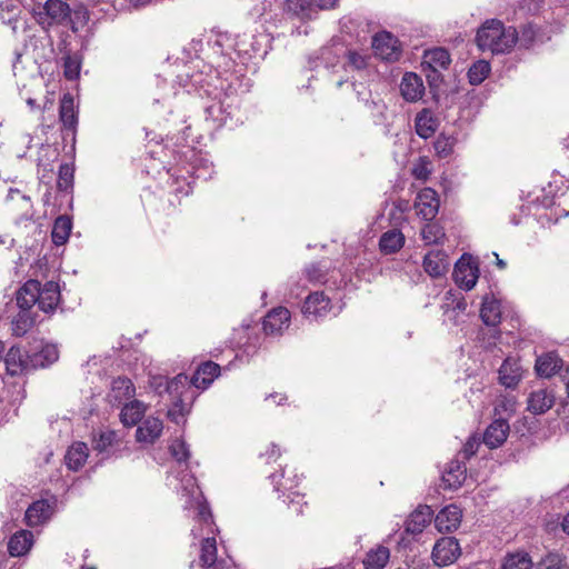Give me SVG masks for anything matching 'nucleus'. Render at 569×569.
Wrapping results in <instances>:
<instances>
[{"label": "nucleus", "instance_id": "obj_1", "mask_svg": "<svg viewBox=\"0 0 569 569\" xmlns=\"http://www.w3.org/2000/svg\"><path fill=\"white\" fill-rule=\"evenodd\" d=\"M518 40V32L513 27H506L498 19L485 21L477 31L476 42L481 51L492 54L510 52Z\"/></svg>", "mask_w": 569, "mask_h": 569}, {"label": "nucleus", "instance_id": "obj_2", "mask_svg": "<svg viewBox=\"0 0 569 569\" xmlns=\"http://www.w3.org/2000/svg\"><path fill=\"white\" fill-rule=\"evenodd\" d=\"M156 381V388L159 389L164 386V391L171 398L172 407L168 410V418L176 423H180L190 409V402L187 401L189 397H187V395L191 382L188 376L179 373L170 380L160 377Z\"/></svg>", "mask_w": 569, "mask_h": 569}, {"label": "nucleus", "instance_id": "obj_3", "mask_svg": "<svg viewBox=\"0 0 569 569\" xmlns=\"http://www.w3.org/2000/svg\"><path fill=\"white\" fill-rule=\"evenodd\" d=\"M461 550L458 540L453 537L439 539L432 550V558L437 566L453 563L460 556Z\"/></svg>", "mask_w": 569, "mask_h": 569}, {"label": "nucleus", "instance_id": "obj_4", "mask_svg": "<svg viewBox=\"0 0 569 569\" xmlns=\"http://www.w3.org/2000/svg\"><path fill=\"white\" fill-rule=\"evenodd\" d=\"M4 363L11 376H18L41 365L39 359H32L31 355L24 356L19 347H11L9 349L4 357Z\"/></svg>", "mask_w": 569, "mask_h": 569}, {"label": "nucleus", "instance_id": "obj_5", "mask_svg": "<svg viewBox=\"0 0 569 569\" xmlns=\"http://www.w3.org/2000/svg\"><path fill=\"white\" fill-rule=\"evenodd\" d=\"M375 53L383 60L395 61L400 57L398 40L389 32L377 33L372 39Z\"/></svg>", "mask_w": 569, "mask_h": 569}, {"label": "nucleus", "instance_id": "obj_6", "mask_svg": "<svg viewBox=\"0 0 569 569\" xmlns=\"http://www.w3.org/2000/svg\"><path fill=\"white\" fill-rule=\"evenodd\" d=\"M415 208L417 214L422 219L430 221L432 220L439 210V199L437 192L431 188L422 189L415 201Z\"/></svg>", "mask_w": 569, "mask_h": 569}, {"label": "nucleus", "instance_id": "obj_7", "mask_svg": "<svg viewBox=\"0 0 569 569\" xmlns=\"http://www.w3.org/2000/svg\"><path fill=\"white\" fill-rule=\"evenodd\" d=\"M42 9L43 12H39L42 24H61L70 18L69 4L61 0H47Z\"/></svg>", "mask_w": 569, "mask_h": 569}, {"label": "nucleus", "instance_id": "obj_8", "mask_svg": "<svg viewBox=\"0 0 569 569\" xmlns=\"http://www.w3.org/2000/svg\"><path fill=\"white\" fill-rule=\"evenodd\" d=\"M479 270L478 267L469 261L460 259L453 270V279L457 286L465 290L472 289L478 280Z\"/></svg>", "mask_w": 569, "mask_h": 569}, {"label": "nucleus", "instance_id": "obj_9", "mask_svg": "<svg viewBox=\"0 0 569 569\" xmlns=\"http://www.w3.org/2000/svg\"><path fill=\"white\" fill-rule=\"evenodd\" d=\"M331 310L330 299L323 292L310 293L302 307V313L307 318L318 319L327 316Z\"/></svg>", "mask_w": 569, "mask_h": 569}, {"label": "nucleus", "instance_id": "obj_10", "mask_svg": "<svg viewBox=\"0 0 569 569\" xmlns=\"http://www.w3.org/2000/svg\"><path fill=\"white\" fill-rule=\"evenodd\" d=\"M290 312L287 308L278 307L271 310L263 320V330L267 335H281L288 329Z\"/></svg>", "mask_w": 569, "mask_h": 569}, {"label": "nucleus", "instance_id": "obj_11", "mask_svg": "<svg viewBox=\"0 0 569 569\" xmlns=\"http://www.w3.org/2000/svg\"><path fill=\"white\" fill-rule=\"evenodd\" d=\"M509 423L507 418H498L493 420L483 433V442L490 449L500 447L509 435Z\"/></svg>", "mask_w": 569, "mask_h": 569}, {"label": "nucleus", "instance_id": "obj_12", "mask_svg": "<svg viewBox=\"0 0 569 569\" xmlns=\"http://www.w3.org/2000/svg\"><path fill=\"white\" fill-rule=\"evenodd\" d=\"M461 510L456 505L445 507L435 518V525L441 532L456 530L461 521Z\"/></svg>", "mask_w": 569, "mask_h": 569}, {"label": "nucleus", "instance_id": "obj_13", "mask_svg": "<svg viewBox=\"0 0 569 569\" xmlns=\"http://www.w3.org/2000/svg\"><path fill=\"white\" fill-rule=\"evenodd\" d=\"M136 393V388L132 381L126 377H118L112 380L108 399L113 405H121L130 400Z\"/></svg>", "mask_w": 569, "mask_h": 569}, {"label": "nucleus", "instance_id": "obj_14", "mask_svg": "<svg viewBox=\"0 0 569 569\" xmlns=\"http://www.w3.org/2000/svg\"><path fill=\"white\" fill-rule=\"evenodd\" d=\"M400 91L403 99L409 102L420 100L425 93L422 79L416 73L407 72L401 80Z\"/></svg>", "mask_w": 569, "mask_h": 569}, {"label": "nucleus", "instance_id": "obj_15", "mask_svg": "<svg viewBox=\"0 0 569 569\" xmlns=\"http://www.w3.org/2000/svg\"><path fill=\"white\" fill-rule=\"evenodd\" d=\"M439 127V120L433 112L425 108L417 113L415 119V128L417 134L422 139H428L435 134Z\"/></svg>", "mask_w": 569, "mask_h": 569}, {"label": "nucleus", "instance_id": "obj_16", "mask_svg": "<svg viewBox=\"0 0 569 569\" xmlns=\"http://www.w3.org/2000/svg\"><path fill=\"white\" fill-rule=\"evenodd\" d=\"M433 511L428 506L418 507L406 521V532L419 535L431 522Z\"/></svg>", "mask_w": 569, "mask_h": 569}, {"label": "nucleus", "instance_id": "obj_17", "mask_svg": "<svg viewBox=\"0 0 569 569\" xmlns=\"http://www.w3.org/2000/svg\"><path fill=\"white\" fill-rule=\"evenodd\" d=\"M60 301V289L58 283L48 281L43 286L40 284L38 307L44 312L52 311Z\"/></svg>", "mask_w": 569, "mask_h": 569}, {"label": "nucleus", "instance_id": "obj_18", "mask_svg": "<svg viewBox=\"0 0 569 569\" xmlns=\"http://www.w3.org/2000/svg\"><path fill=\"white\" fill-rule=\"evenodd\" d=\"M425 271L432 278L442 277L449 268V261L445 252L430 251L423 259Z\"/></svg>", "mask_w": 569, "mask_h": 569}, {"label": "nucleus", "instance_id": "obj_19", "mask_svg": "<svg viewBox=\"0 0 569 569\" xmlns=\"http://www.w3.org/2000/svg\"><path fill=\"white\" fill-rule=\"evenodd\" d=\"M219 365L212 361H207L197 369V371L190 379V382L197 389H206L212 383V381L214 380V378L219 376Z\"/></svg>", "mask_w": 569, "mask_h": 569}, {"label": "nucleus", "instance_id": "obj_20", "mask_svg": "<svg viewBox=\"0 0 569 569\" xmlns=\"http://www.w3.org/2000/svg\"><path fill=\"white\" fill-rule=\"evenodd\" d=\"M555 403V395L548 389H538L528 398V410L533 415H541L548 411Z\"/></svg>", "mask_w": 569, "mask_h": 569}, {"label": "nucleus", "instance_id": "obj_21", "mask_svg": "<svg viewBox=\"0 0 569 569\" xmlns=\"http://www.w3.org/2000/svg\"><path fill=\"white\" fill-rule=\"evenodd\" d=\"M162 421L154 417L147 418L138 427L136 438L138 442L153 443L162 433Z\"/></svg>", "mask_w": 569, "mask_h": 569}, {"label": "nucleus", "instance_id": "obj_22", "mask_svg": "<svg viewBox=\"0 0 569 569\" xmlns=\"http://www.w3.org/2000/svg\"><path fill=\"white\" fill-rule=\"evenodd\" d=\"M40 282L38 280L27 281L17 292V305L22 310H29L37 305L39 299Z\"/></svg>", "mask_w": 569, "mask_h": 569}, {"label": "nucleus", "instance_id": "obj_23", "mask_svg": "<svg viewBox=\"0 0 569 569\" xmlns=\"http://www.w3.org/2000/svg\"><path fill=\"white\" fill-rule=\"evenodd\" d=\"M480 317L487 326H498L501 321L500 302L492 296H486L482 301Z\"/></svg>", "mask_w": 569, "mask_h": 569}, {"label": "nucleus", "instance_id": "obj_24", "mask_svg": "<svg viewBox=\"0 0 569 569\" xmlns=\"http://www.w3.org/2000/svg\"><path fill=\"white\" fill-rule=\"evenodd\" d=\"M466 466L459 461L453 460L449 462L448 467L442 473V481L448 488H458L466 479Z\"/></svg>", "mask_w": 569, "mask_h": 569}, {"label": "nucleus", "instance_id": "obj_25", "mask_svg": "<svg viewBox=\"0 0 569 569\" xmlns=\"http://www.w3.org/2000/svg\"><path fill=\"white\" fill-rule=\"evenodd\" d=\"M51 516L50 505L44 500L33 502L26 511V521L30 527L39 526Z\"/></svg>", "mask_w": 569, "mask_h": 569}, {"label": "nucleus", "instance_id": "obj_26", "mask_svg": "<svg viewBox=\"0 0 569 569\" xmlns=\"http://www.w3.org/2000/svg\"><path fill=\"white\" fill-rule=\"evenodd\" d=\"M405 244V236L398 229H391L382 233L379 248L385 254L398 252Z\"/></svg>", "mask_w": 569, "mask_h": 569}, {"label": "nucleus", "instance_id": "obj_27", "mask_svg": "<svg viewBox=\"0 0 569 569\" xmlns=\"http://www.w3.org/2000/svg\"><path fill=\"white\" fill-rule=\"evenodd\" d=\"M521 378V368L517 361L506 359L499 369V380L507 388H513Z\"/></svg>", "mask_w": 569, "mask_h": 569}, {"label": "nucleus", "instance_id": "obj_28", "mask_svg": "<svg viewBox=\"0 0 569 569\" xmlns=\"http://www.w3.org/2000/svg\"><path fill=\"white\" fill-rule=\"evenodd\" d=\"M146 412V405L139 400L126 403L120 412V420L124 426L137 425Z\"/></svg>", "mask_w": 569, "mask_h": 569}, {"label": "nucleus", "instance_id": "obj_29", "mask_svg": "<svg viewBox=\"0 0 569 569\" xmlns=\"http://www.w3.org/2000/svg\"><path fill=\"white\" fill-rule=\"evenodd\" d=\"M32 546V533L27 530L16 532L9 543L8 549L11 556L19 557L28 552Z\"/></svg>", "mask_w": 569, "mask_h": 569}, {"label": "nucleus", "instance_id": "obj_30", "mask_svg": "<svg viewBox=\"0 0 569 569\" xmlns=\"http://www.w3.org/2000/svg\"><path fill=\"white\" fill-rule=\"evenodd\" d=\"M88 458V447L84 442L73 443L67 451L66 463L71 470H79Z\"/></svg>", "mask_w": 569, "mask_h": 569}, {"label": "nucleus", "instance_id": "obj_31", "mask_svg": "<svg viewBox=\"0 0 569 569\" xmlns=\"http://www.w3.org/2000/svg\"><path fill=\"white\" fill-rule=\"evenodd\" d=\"M390 558V551L385 546L369 550L363 559L365 569H383Z\"/></svg>", "mask_w": 569, "mask_h": 569}, {"label": "nucleus", "instance_id": "obj_32", "mask_svg": "<svg viewBox=\"0 0 569 569\" xmlns=\"http://www.w3.org/2000/svg\"><path fill=\"white\" fill-rule=\"evenodd\" d=\"M200 563L202 567L223 569L221 562L217 563V543L214 538H206L202 540Z\"/></svg>", "mask_w": 569, "mask_h": 569}, {"label": "nucleus", "instance_id": "obj_33", "mask_svg": "<svg viewBox=\"0 0 569 569\" xmlns=\"http://www.w3.org/2000/svg\"><path fill=\"white\" fill-rule=\"evenodd\" d=\"M560 367L561 360L552 352L539 357L536 362V370L538 375L546 378L553 376Z\"/></svg>", "mask_w": 569, "mask_h": 569}, {"label": "nucleus", "instance_id": "obj_34", "mask_svg": "<svg viewBox=\"0 0 569 569\" xmlns=\"http://www.w3.org/2000/svg\"><path fill=\"white\" fill-rule=\"evenodd\" d=\"M71 220L66 216H60L56 219L51 238L54 244L61 246L66 243L71 232Z\"/></svg>", "mask_w": 569, "mask_h": 569}, {"label": "nucleus", "instance_id": "obj_35", "mask_svg": "<svg viewBox=\"0 0 569 569\" xmlns=\"http://www.w3.org/2000/svg\"><path fill=\"white\" fill-rule=\"evenodd\" d=\"M284 11L301 20L310 19L313 12L312 2L308 0H287Z\"/></svg>", "mask_w": 569, "mask_h": 569}, {"label": "nucleus", "instance_id": "obj_36", "mask_svg": "<svg viewBox=\"0 0 569 569\" xmlns=\"http://www.w3.org/2000/svg\"><path fill=\"white\" fill-rule=\"evenodd\" d=\"M532 559L525 551H516L505 557L501 569H531Z\"/></svg>", "mask_w": 569, "mask_h": 569}, {"label": "nucleus", "instance_id": "obj_37", "mask_svg": "<svg viewBox=\"0 0 569 569\" xmlns=\"http://www.w3.org/2000/svg\"><path fill=\"white\" fill-rule=\"evenodd\" d=\"M423 62L429 64L433 70L438 68L446 69L450 64V56L446 49L436 48L426 51Z\"/></svg>", "mask_w": 569, "mask_h": 569}, {"label": "nucleus", "instance_id": "obj_38", "mask_svg": "<svg viewBox=\"0 0 569 569\" xmlns=\"http://www.w3.org/2000/svg\"><path fill=\"white\" fill-rule=\"evenodd\" d=\"M33 326V319L28 310H22L13 318L11 322V331L16 337L24 336Z\"/></svg>", "mask_w": 569, "mask_h": 569}, {"label": "nucleus", "instance_id": "obj_39", "mask_svg": "<svg viewBox=\"0 0 569 569\" xmlns=\"http://www.w3.org/2000/svg\"><path fill=\"white\" fill-rule=\"evenodd\" d=\"M490 63L486 60H478L468 70L469 82L472 86L480 84L490 73Z\"/></svg>", "mask_w": 569, "mask_h": 569}, {"label": "nucleus", "instance_id": "obj_40", "mask_svg": "<svg viewBox=\"0 0 569 569\" xmlns=\"http://www.w3.org/2000/svg\"><path fill=\"white\" fill-rule=\"evenodd\" d=\"M6 200L8 202H17V209L23 213H28L31 209V200L26 193L18 188H10Z\"/></svg>", "mask_w": 569, "mask_h": 569}, {"label": "nucleus", "instance_id": "obj_41", "mask_svg": "<svg viewBox=\"0 0 569 569\" xmlns=\"http://www.w3.org/2000/svg\"><path fill=\"white\" fill-rule=\"evenodd\" d=\"M537 569H568L566 558L560 553L550 552L537 565Z\"/></svg>", "mask_w": 569, "mask_h": 569}, {"label": "nucleus", "instance_id": "obj_42", "mask_svg": "<svg viewBox=\"0 0 569 569\" xmlns=\"http://www.w3.org/2000/svg\"><path fill=\"white\" fill-rule=\"evenodd\" d=\"M32 359H39L41 365L38 367H46L47 365H50L58 360L59 352L56 346L53 345H46L41 348L39 352H34L31 355Z\"/></svg>", "mask_w": 569, "mask_h": 569}, {"label": "nucleus", "instance_id": "obj_43", "mask_svg": "<svg viewBox=\"0 0 569 569\" xmlns=\"http://www.w3.org/2000/svg\"><path fill=\"white\" fill-rule=\"evenodd\" d=\"M80 68L81 62L77 54H68L63 58V73L67 79H77L80 73Z\"/></svg>", "mask_w": 569, "mask_h": 569}, {"label": "nucleus", "instance_id": "obj_44", "mask_svg": "<svg viewBox=\"0 0 569 569\" xmlns=\"http://www.w3.org/2000/svg\"><path fill=\"white\" fill-rule=\"evenodd\" d=\"M421 237L426 244L438 243L445 237L442 228L436 223H427L421 230Z\"/></svg>", "mask_w": 569, "mask_h": 569}, {"label": "nucleus", "instance_id": "obj_45", "mask_svg": "<svg viewBox=\"0 0 569 569\" xmlns=\"http://www.w3.org/2000/svg\"><path fill=\"white\" fill-rule=\"evenodd\" d=\"M60 119L64 126L72 127L76 121L72 98L64 97L60 107Z\"/></svg>", "mask_w": 569, "mask_h": 569}, {"label": "nucleus", "instance_id": "obj_46", "mask_svg": "<svg viewBox=\"0 0 569 569\" xmlns=\"http://www.w3.org/2000/svg\"><path fill=\"white\" fill-rule=\"evenodd\" d=\"M170 452L178 462H187L190 457L188 445L181 440L176 439L170 446Z\"/></svg>", "mask_w": 569, "mask_h": 569}, {"label": "nucleus", "instance_id": "obj_47", "mask_svg": "<svg viewBox=\"0 0 569 569\" xmlns=\"http://www.w3.org/2000/svg\"><path fill=\"white\" fill-rule=\"evenodd\" d=\"M73 180V168L68 163H63L59 168L58 188L60 190H68Z\"/></svg>", "mask_w": 569, "mask_h": 569}, {"label": "nucleus", "instance_id": "obj_48", "mask_svg": "<svg viewBox=\"0 0 569 569\" xmlns=\"http://www.w3.org/2000/svg\"><path fill=\"white\" fill-rule=\"evenodd\" d=\"M89 20V12L88 10L80 6L79 8L73 10V13H70V18H68V22L71 26V29L73 31L78 30V24H84Z\"/></svg>", "mask_w": 569, "mask_h": 569}, {"label": "nucleus", "instance_id": "obj_49", "mask_svg": "<svg viewBox=\"0 0 569 569\" xmlns=\"http://www.w3.org/2000/svg\"><path fill=\"white\" fill-rule=\"evenodd\" d=\"M117 439V433L114 431H106L102 432L98 439L94 440V449L103 452L106 451Z\"/></svg>", "mask_w": 569, "mask_h": 569}, {"label": "nucleus", "instance_id": "obj_50", "mask_svg": "<svg viewBox=\"0 0 569 569\" xmlns=\"http://www.w3.org/2000/svg\"><path fill=\"white\" fill-rule=\"evenodd\" d=\"M430 162L426 158H420L412 168V174L416 179L426 181L431 173Z\"/></svg>", "mask_w": 569, "mask_h": 569}, {"label": "nucleus", "instance_id": "obj_51", "mask_svg": "<svg viewBox=\"0 0 569 569\" xmlns=\"http://www.w3.org/2000/svg\"><path fill=\"white\" fill-rule=\"evenodd\" d=\"M305 276L309 282L318 283L323 281L325 271L319 264L312 263L306 268Z\"/></svg>", "mask_w": 569, "mask_h": 569}, {"label": "nucleus", "instance_id": "obj_52", "mask_svg": "<svg viewBox=\"0 0 569 569\" xmlns=\"http://www.w3.org/2000/svg\"><path fill=\"white\" fill-rule=\"evenodd\" d=\"M515 410L516 401L511 398H500L495 406V411L497 413L507 412L508 416H510Z\"/></svg>", "mask_w": 569, "mask_h": 569}, {"label": "nucleus", "instance_id": "obj_53", "mask_svg": "<svg viewBox=\"0 0 569 569\" xmlns=\"http://www.w3.org/2000/svg\"><path fill=\"white\" fill-rule=\"evenodd\" d=\"M348 64L356 70H362L367 67V57L356 51H349Z\"/></svg>", "mask_w": 569, "mask_h": 569}, {"label": "nucleus", "instance_id": "obj_54", "mask_svg": "<svg viewBox=\"0 0 569 569\" xmlns=\"http://www.w3.org/2000/svg\"><path fill=\"white\" fill-rule=\"evenodd\" d=\"M435 149L439 154L447 157L451 151V146L447 138H438L435 142Z\"/></svg>", "mask_w": 569, "mask_h": 569}, {"label": "nucleus", "instance_id": "obj_55", "mask_svg": "<svg viewBox=\"0 0 569 569\" xmlns=\"http://www.w3.org/2000/svg\"><path fill=\"white\" fill-rule=\"evenodd\" d=\"M478 447H479V441L476 438H470L466 442L463 450H462L465 458H470L471 456H473L476 453V451L478 450Z\"/></svg>", "mask_w": 569, "mask_h": 569}, {"label": "nucleus", "instance_id": "obj_56", "mask_svg": "<svg viewBox=\"0 0 569 569\" xmlns=\"http://www.w3.org/2000/svg\"><path fill=\"white\" fill-rule=\"evenodd\" d=\"M184 485H183V490L188 491V493L191 496V497H196L197 495H199V489L196 485V480L193 477H188L183 480Z\"/></svg>", "mask_w": 569, "mask_h": 569}, {"label": "nucleus", "instance_id": "obj_57", "mask_svg": "<svg viewBox=\"0 0 569 569\" xmlns=\"http://www.w3.org/2000/svg\"><path fill=\"white\" fill-rule=\"evenodd\" d=\"M198 509H199V511H198L199 518L202 521L207 522L211 518V515H210L207 506L203 505V503L198 502Z\"/></svg>", "mask_w": 569, "mask_h": 569}, {"label": "nucleus", "instance_id": "obj_58", "mask_svg": "<svg viewBox=\"0 0 569 569\" xmlns=\"http://www.w3.org/2000/svg\"><path fill=\"white\" fill-rule=\"evenodd\" d=\"M337 0H311L312 6L318 7L319 9H329L333 7Z\"/></svg>", "mask_w": 569, "mask_h": 569}, {"label": "nucleus", "instance_id": "obj_59", "mask_svg": "<svg viewBox=\"0 0 569 569\" xmlns=\"http://www.w3.org/2000/svg\"><path fill=\"white\" fill-rule=\"evenodd\" d=\"M13 243H14V240L10 236H8V234H4V236L0 234V247L3 246L4 249L9 250V249H11Z\"/></svg>", "mask_w": 569, "mask_h": 569}, {"label": "nucleus", "instance_id": "obj_60", "mask_svg": "<svg viewBox=\"0 0 569 569\" xmlns=\"http://www.w3.org/2000/svg\"><path fill=\"white\" fill-rule=\"evenodd\" d=\"M150 2H151V0H130V4H131L134 9L143 8V7H146L147 4H149Z\"/></svg>", "mask_w": 569, "mask_h": 569}, {"label": "nucleus", "instance_id": "obj_61", "mask_svg": "<svg viewBox=\"0 0 569 569\" xmlns=\"http://www.w3.org/2000/svg\"><path fill=\"white\" fill-rule=\"evenodd\" d=\"M276 398H278V401H276L277 405H281L287 399V397L284 395H271V396L267 397L266 400L269 401V400L276 399Z\"/></svg>", "mask_w": 569, "mask_h": 569}, {"label": "nucleus", "instance_id": "obj_62", "mask_svg": "<svg viewBox=\"0 0 569 569\" xmlns=\"http://www.w3.org/2000/svg\"><path fill=\"white\" fill-rule=\"evenodd\" d=\"M562 530L569 535V512L565 516L562 522H561Z\"/></svg>", "mask_w": 569, "mask_h": 569}, {"label": "nucleus", "instance_id": "obj_63", "mask_svg": "<svg viewBox=\"0 0 569 569\" xmlns=\"http://www.w3.org/2000/svg\"><path fill=\"white\" fill-rule=\"evenodd\" d=\"M280 452L276 445L271 446V452L269 455V458H277L279 457Z\"/></svg>", "mask_w": 569, "mask_h": 569}, {"label": "nucleus", "instance_id": "obj_64", "mask_svg": "<svg viewBox=\"0 0 569 569\" xmlns=\"http://www.w3.org/2000/svg\"><path fill=\"white\" fill-rule=\"evenodd\" d=\"M27 103H28V106H30L31 109L36 108V100L34 99L28 98L27 99Z\"/></svg>", "mask_w": 569, "mask_h": 569}]
</instances>
